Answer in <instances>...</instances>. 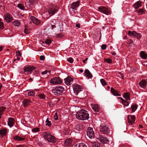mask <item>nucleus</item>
I'll return each instance as SVG.
<instances>
[{
	"mask_svg": "<svg viewBox=\"0 0 147 147\" xmlns=\"http://www.w3.org/2000/svg\"><path fill=\"white\" fill-rule=\"evenodd\" d=\"M87 135L90 138H92L94 137V133L92 128L91 127L88 128L87 131Z\"/></svg>",
	"mask_w": 147,
	"mask_h": 147,
	"instance_id": "nucleus-6",
	"label": "nucleus"
},
{
	"mask_svg": "<svg viewBox=\"0 0 147 147\" xmlns=\"http://www.w3.org/2000/svg\"><path fill=\"white\" fill-rule=\"evenodd\" d=\"M13 24L15 26H18L20 25V22L18 20H16L13 22Z\"/></svg>",
	"mask_w": 147,
	"mask_h": 147,
	"instance_id": "nucleus-32",
	"label": "nucleus"
},
{
	"mask_svg": "<svg viewBox=\"0 0 147 147\" xmlns=\"http://www.w3.org/2000/svg\"><path fill=\"white\" fill-rule=\"evenodd\" d=\"M3 47L2 46H0V51H2L3 50Z\"/></svg>",
	"mask_w": 147,
	"mask_h": 147,
	"instance_id": "nucleus-61",
	"label": "nucleus"
},
{
	"mask_svg": "<svg viewBox=\"0 0 147 147\" xmlns=\"http://www.w3.org/2000/svg\"><path fill=\"white\" fill-rule=\"evenodd\" d=\"M64 88L62 86L57 87L52 90V92L55 95H59L63 92Z\"/></svg>",
	"mask_w": 147,
	"mask_h": 147,
	"instance_id": "nucleus-3",
	"label": "nucleus"
},
{
	"mask_svg": "<svg viewBox=\"0 0 147 147\" xmlns=\"http://www.w3.org/2000/svg\"><path fill=\"white\" fill-rule=\"evenodd\" d=\"M104 61L105 62H106L109 63H111L112 62V60L110 58L105 59H104Z\"/></svg>",
	"mask_w": 147,
	"mask_h": 147,
	"instance_id": "nucleus-39",
	"label": "nucleus"
},
{
	"mask_svg": "<svg viewBox=\"0 0 147 147\" xmlns=\"http://www.w3.org/2000/svg\"><path fill=\"white\" fill-rule=\"evenodd\" d=\"M18 7L21 10H23L24 9V7L20 4H19L18 5Z\"/></svg>",
	"mask_w": 147,
	"mask_h": 147,
	"instance_id": "nucleus-43",
	"label": "nucleus"
},
{
	"mask_svg": "<svg viewBox=\"0 0 147 147\" xmlns=\"http://www.w3.org/2000/svg\"><path fill=\"white\" fill-rule=\"evenodd\" d=\"M92 108L95 112H97L99 111V107L98 105H92Z\"/></svg>",
	"mask_w": 147,
	"mask_h": 147,
	"instance_id": "nucleus-25",
	"label": "nucleus"
},
{
	"mask_svg": "<svg viewBox=\"0 0 147 147\" xmlns=\"http://www.w3.org/2000/svg\"><path fill=\"white\" fill-rule=\"evenodd\" d=\"M74 92L76 95H78L79 92L82 91L81 86L78 84H74L72 85Z\"/></svg>",
	"mask_w": 147,
	"mask_h": 147,
	"instance_id": "nucleus-5",
	"label": "nucleus"
},
{
	"mask_svg": "<svg viewBox=\"0 0 147 147\" xmlns=\"http://www.w3.org/2000/svg\"><path fill=\"white\" fill-rule=\"evenodd\" d=\"M8 125L11 127L13 126L14 124V119L12 118H9L8 119Z\"/></svg>",
	"mask_w": 147,
	"mask_h": 147,
	"instance_id": "nucleus-17",
	"label": "nucleus"
},
{
	"mask_svg": "<svg viewBox=\"0 0 147 147\" xmlns=\"http://www.w3.org/2000/svg\"><path fill=\"white\" fill-rule=\"evenodd\" d=\"M141 36L142 35L140 34L139 33H137V32L136 35H135V36H136L138 39L140 38H141Z\"/></svg>",
	"mask_w": 147,
	"mask_h": 147,
	"instance_id": "nucleus-48",
	"label": "nucleus"
},
{
	"mask_svg": "<svg viewBox=\"0 0 147 147\" xmlns=\"http://www.w3.org/2000/svg\"><path fill=\"white\" fill-rule=\"evenodd\" d=\"M21 56H17V59L18 60H19L20 59V57Z\"/></svg>",
	"mask_w": 147,
	"mask_h": 147,
	"instance_id": "nucleus-63",
	"label": "nucleus"
},
{
	"mask_svg": "<svg viewBox=\"0 0 147 147\" xmlns=\"http://www.w3.org/2000/svg\"><path fill=\"white\" fill-rule=\"evenodd\" d=\"M57 11V8L53 6L52 7L50 8L48 11L49 16L48 17H46V19H48L50 16L53 15Z\"/></svg>",
	"mask_w": 147,
	"mask_h": 147,
	"instance_id": "nucleus-7",
	"label": "nucleus"
},
{
	"mask_svg": "<svg viewBox=\"0 0 147 147\" xmlns=\"http://www.w3.org/2000/svg\"><path fill=\"white\" fill-rule=\"evenodd\" d=\"M16 55L17 56H21V54L19 51H16Z\"/></svg>",
	"mask_w": 147,
	"mask_h": 147,
	"instance_id": "nucleus-53",
	"label": "nucleus"
},
{
	"mask_svg": "<svg viewBox=\"0 0 147 147\" xmlns=\"http://www.w3.org/2000/svg\"><path fill=\"white\" fill-rule=\"evenodd\" d=\"M72 140L70 138L67 139L64 143V145L66 146H69L71 145Z\"/></svg>",
	"mask_w": 147,
	"mask_h": 147,
	"instance_id": "nucleus-22",
	"label": "nucleus"
},
{
	"mask_svg": "<svg viewBox=\"0 0 147 147\" xmlns=\"http://www.w3.org/2000/svg\"><path fill=\"white\" fill-rule=\"evenodd\" d=\"M36 69L35 67L32 66H29L25 67L24 69V71L25 72L28 73L31 72L33 70Z\"/></svg>",
	"mask_w": 147,
	"mask_h": 147,
	"instance_id": "nucleus-16",
	"label": "nucleus"
},
{
	"mask_svg": "<svg viewBox=\"0 0 147 147\" xmlns=\"http://www.w3.org/2000/svg\"><path fill=\"white\" fill-rule=\"evenodd\" d=\"M46 125L49 126L51 125V121L49 120L48 118L46 119Z\"/></svg>",
	"mask_w": 147,
	"mask_h": 147,
	"instance_id": "nucleus-41",
	"label": "nucleus"
},
{
	"mask_svg": "<svg viewBox=\"0 0 147 147\" xmlns=\"http://www.w3.org/2000/svg\"><path fill=\"white\" fill-rule=\"evenodd\" d=\"M136 32L135 31H129L128 32V34L131 37H134L135 36V35H136Z\"/></svg>",
	"mask_w": 147,
	"mask_h": 147,
	"instance_id": "nucleus-29",
	"label": "nucleus"
},
{
	"mask_svg": "<svg viewBox=\"0 0 147 147\" xmlns=\"http://www.w3.org/2000/svg\"><path fill=\"white\" fill-rule=\"evenodd\" d=\"M136 12L139 13V14H142L143 12V10L142 9H140L139 10H136Z\"/></svg>",
	"mask_w": 147,
	"mask_h": 147,
	"instance_id": "nucleus-40",
	"label": "nucleus"
},
{
	"mask_svg": "<svg viewBox=\"0 0 147 147\" xmlns=\"http://www.w3.org/2000/svg\"><path fill=\"white\" fill-rule=\"evenodd\" d=\"M45 42L46 44L49 45L51 42V40L50 39H47Z\"/></svg>",
	"mask_w": 147,
	"mask_h": 147,
	"instance_id": "nucleus-44",
	"label": "nucleus"
},
{
	"mask_svg": "<svg viewBox=\"0 0 147 147\" xmlns=\"http://www.w3.org/2000/svg\"><path fill=\"white\" fill-rule=\"evenodd\" d=\"M111 92L114 96H120V95L117 92L114 90V89L112 87L111 88Z\"/></svg>",
	"mask_w": 147,
	"mask_h": 147,
	"instance_id": "nucleus-27",
	"label": "nucleus"
},
{
	"mask_svg": "<svg viewBox=\"0 0 147 147\" xmlns=\"http://www.w3.org/2000/svg\"><path fill=\"white\" fill-rule=\"evenodd\" d=\"M98 139L99 141L101 142L103 144H105L109 141V140L103 136H99Z\"/></svg>",
	"mask_w": 147,
	"mask_h": 147,
	"instance_id": "nucleus-11",
	"label": "nucleus"
},
{
	"mask_svg": "<svg viewBox=\"0 0 147 147\" xmlns=\"http://www.w3.org/2000/svg\"><path fill=\"white\" fill-rule=\"evenodd\" d=\"M44 138L49 142L54 143L56 142V140L55 138L50 133L47 132L43 133Z\"/></svg>",
	"mask_w": 147,
	"mask_h": 147,
	"instance_id": "nucleus-2",
	"label": "nucleus"
},
{
	"mask_svg": "<svg viewBox=\"0 0 147 147\" xmlns=\"http://www.w3.org/2000/svg\"><path fill=\"white\" fill-rule=\"evenodd\" d=\"M100 130L101 132L105 134H108L109 131V128L106 125H100Z\"/></svg>",
	"mask_w": 147,
	"mask_h": 147,
	"instance_id": "nucleus-8",
	"label": "nucleus"
},
{
	"mask_svg": "<svg viewBox=\"0 0 147 147\" xmlns=\"http://www.w3.org/2000/svg\"><path fill=\"white\" fill-rule=\"evenodd\" d=\"M100 82L103 86L106 85L107 83L103 79H102L100 80Z\"/></svg>",
	"mask_w": 147,
	"mask_h": 147,
	"instance_id": "nucleus-42",
	"label": "nucleus"
},
{
	"mask_svg": "<svg viewBox=\"0 0 147 147\" xmlns=\"http://www.w3.org/2000/svg\"><path fill=\"white\" fill-rule=\"evenodd\" d=\"M128 42H129V43H133V41L131 40H129Z\"/></svg>",
	"mask_w": 147,
	"mask_h": 147,
	"instance_id": "nucleus-62",
	"label": "nucleus"
},
{
	"mask_svg": "<svg viewBox=\"0 0 147 147\" xmlns=\"http://www.w3.org/2000/svg\"><path fill=\"white\" fill-rule=\"evenodd\" d=\"M39 131V128H34L32 129V131L35 133Z\"/></svg>",
	"mask_w": 147,
	"mask_h": 147,
	"instance_id": "nucleus-45",
	"label": "nucleus"
},
{
	"mask_svg": "<svg viewBox=\"0 0 147 147\" xmlns=\"http://www.w3.org/2000/svg\"><path fill=\"white\" fill-rule=\"evenodd\" d=\"M118 98L121 99L122 100V104L124 106H127L129 104V102H128V101L126 100H125L121 97H119Z\"/></svg>",
	"mask_w": 147,
	"mask_h": 147,
	"instance_id": "nucleus-24",
	"label": "nucleus"
},
{
	"mask_svg": "<svg viewBox=\"0 0 147 147\" xmlns=\"http://www.w3.org/2000/svg\"><path fill=\"white\" fill-rule=\"evenodd\" d=\"M140 57L142 59H146L147 57V55L143 51H141L140 53Z\"/></svg>",
	"mask_w": 147,
	"mask_h": 147,
	"instance_id": "nucleus-26",
	"label": "nucleus"
},
{
	"mask_svg": "<svg viewBox=\"0 0 147 147\" xmlns=\"http://www.w3.org/2000/svg\"><path fill=\"white\" fill-rule=\"evenodd\" d=\"M87 60H88V58H86L84 60H83V62L84 63H85V62Z\"/></svg>",
	"mask_w": 147,
	"mask_h": 147,
	"instance_id": "nucleus-60",
	"label": "nucleus"
},
{
	"mask_svg": "<svg viewBox=\"0 0 147 147\" xmlns=\"http://www.w3.org/2000/svg\"><path fill=\"white\" fill-rule=\"evenodd\" d=\"M93 147H102V146L100 144L97 142H95L92 143Z\"/></svg>",
	"mask_w": 147,
	"mask_h": 147,
	"instance_id": "nucleus-33",
	"label": "nucleus"
},
{
	"mask_svg": "<svg viewBox=\"0 0 147 147\" xmlns=\"http://www.w3.org/2000/svg\"><path fill=\"white\" fill-rule=\"evenodd\" d=\"M79 71H80V72H81V73H82V72H83V70H82V69H80V70H79Z\"/></svg>",
	"mask_w": 147,
	"mask_h": 147,
	"instance_id": "nucleus-64",
	"label": "nucleus"
},
{
	"mask_svg": "<svg viewBox=\"0 0 147 147\" xmlns=\"http://www.w3.org/2000/svg\"><path fill=\"white\" fill-rule=\"evenodd\" d=\"M73 80V79L70 77H67L64 79L65 83L67 85H70L71 82Z\"/></svg>",
	"mask_w": 147,
	"mask_h": 147,
	"instance_id": "nucleus-15",
	"label": "nucleus"
},
{
	"mask_svg": "<svg viewBox=\"0 0 147 147\" xmlns=\"http://www.w3.org/2000/svg\"><path fill=\"white\" fill-rule=\"evenodd\" d=\"M76 116L78 119L82 120H86L89 117L88 113L85 110H81L77 112Z\"/></svg>",
	"mask_w": 147,
	"mask_h": 147,
	"instance_id": "nucleus-1",
	"label": "nucleus"
},
{
	"mask_svg": "<svg viewBox=\"0 0 147 147\" xmlns=\"http://www.w3.org/2000/svg\"><path fill=\"white\" fill-rule=\"evenodd\" d=\"M51 24V28L52 29H53L55 28L56 24L53 25L52 24Z\"/></svg>",
	"mask_w": 147,
	"mask_h": 147,
	"instance_id": "nucleus-57",
	"label": "nucleus"
},
{
	"mask_svg": "<svg viewBox=\"0 0 147 147\" xmlns=\"http://www.w3.org/2000/svg\"><path fill=\"white\" fill-rule=\"evenodd\" d=\"M98 9L99 11L106 15L110 14L111 13L109 9L104 6H100L98 8Z\"/></svg>",
	"mask_w": 147,
	"mask_h": 147,
	"instance_id": "nucleus-4",
	"label": "nucleus"
},
{
	"mask_svg": "<svg viewBox=\"0 0 147 147\" xmlns=\"http://www.w3.org/2000/svg\"><path fill=\"white\" fill-rule=\"evenodd\" d=\"M4 18L5 20L7 23L11 22L13 20V17L11 15L8 14H6L4 15Z\"/></svg>",
	"mask_w": 147,
	"mask_h": 147,
	"instance_id": "nucleus-13",
	"label": "nucleus"
},
{
	"mask_svg": "<svg viewBox=\"0 0 147 147\" xmlns=\"http://www.w3.org/2000/svg\"><path fill=\"white\" fill-rule=\"evenodd\" d=\"M135 120L136 118L134 115H129L128 116V120L129 124L133 125Z\"/></svg>",
	"mask_w": 147,
	"mask_h": 147,
	"instance_id": "nucleus-10",
	"label": "nucleus"
},
{
	"mask_svg": "<svg viewBox=\"0 0 147 147\" xmlns=\"http://www.w3.org/2000/svg\"><path fill=\"white\" fill-rule=\"evenodd\" d=\"M38 96L39 98L42 99H44L45 98L46 96L44 94H39L38 95Z\"/></svg>",
	"mask_w": 147,
	"mask_h": 147,
	"instance_id": "nucleus-38",
	"label": "nucleus"
},
{
	"mask_svg": "<svg viewBox=\"0 0 147 147\" xmlns=\"http://www.w3.org/2000/svg\"><path fill=\"white\" fill-rule=\"evenodd\" d=\"M30 19L33 23L37 25H38L40 24V21L34 16H31L30 17Z\"/></svg>",
	"mask_w": 147,
	"mask_h": 147,
	"instance_id": "nucleus-12",
	"label": "nucleus"
},
{
	"mask_svg": "<svg viewBox=\"0 0 147 147\" xmlns=\"http://www.w3.org/2000/svg\"><path fill=\"white\" fill-rule=\"evenodd\" d=\"M107 45L105 44H103L101 46V48L103 50L105 49Z\"/></svg>",
	"mask_w": 147,
	"mask_h": 147,
	"instance_id": "nucleus-50",
	"label": "nucleus"
},
{
	"mask_svg": "<svg viewBox=\"0 0 147 147\" xmlns=\"http://www.w3.org/2000/svg\"><path fill=\"white\" fill-rule=\"evenodd\" d=\"M4 28L3 23V22H0V29H3Z\"/></svg>",
	"mask_w": 147,
	"mask_h": 147,
	"instance_id": "nucleus-46",
	"label": "nucleus"
},
{
	"mask_svg": "<svg viewBox=\"0 0 147 147\" xmlns=\"http://www.w3.org/2000/svg\"><path fill=\"white\" fill-rule=\"evenodd\" d=\"M37 0H29V2L30 3H33L34 2H36Z\"/></svg>",
	"mask_w": 147,
	"mask_h": 147,
	"instance_id": "nucleus-55",
	"label": "nucleus"
},
{
	"mask_svg": "<svg viewBox=\"0 0 147 147\" xmlns=\"http://www.w3.org/2000/svg\"><path fill=\"white\" fill-rule=\"evenodd\" d=\"M120 75H119V76H120V77L122 78H123V74L121 73V72H119L118 73Z\"/></svg>",
	"mask_w": 147,
	"mask_h": 147,
	"instance_id": "nucleus-56",
	"label": "nucleus"
},
{
	"mask_svg": "<svg viewBox=\"0 0 147 147\" xmlns=\"http://www.w3.org/2000/svg\"><path fill=\"white\" fill-rule=\"evenodd\" d=\"M14 139L18 141L23 140L25 139V138H21L18 136H16L14 137Z\"/></svg>",
	"mask_w": 147,
	"mask_h": 147,
	"instance_id": "nucleus-34",
	"label": "nucleus"
},
{
	"mask_svg": "<svg viewBox=\"0 0 147 147\" xmlns=\"http://www.w3.org/2000/svg\"><path fill=\"white\" fill-rule=\"evenodd\" d=\"M80 3V1H78L73 3L71 5V8L73 9L76 10L79 5Z\"/></svg>",
	"mask_w": 147,
	"mask_h": 147,
	"instance_id": "nucleus-14",
	"label": "nucleus"
},
{
	"mask_svg": "<svg viewBox=\"0 0 147 147\" xmlns=\"http://www.w3.org/2000/svg\"><path fill=\"white\" fill-rule=\"evenodd\" d=\"M74 147H87L85 144L83 143L77 144H76Z\"/></svg>",
	"mask_w": 147,
	"mask_h": 147,
	"instance_id": "nucleus-31",
	"label": "nucleus"
},
{
	"mask_svg": "<svg viewBox=\"0 0 147 147\" xmlns=\"http://www.w3.org/2000/svg\"><path fill=\"white\" fill-rule=\"evenodd\" d=\"M35 92L34 91H31L28 93V95L29 96H34L35 95Z\"/></svg>",
	"mask_w": 147,
	"mask_h": 147,
	"instance_id": "nucleus-37",
	"label": "nucleus"
},
{
	"mask_svg": "<svg viewBox=\"0 0 147 147\" xmlns=\"http://www.w3.org/2000/svg\"><path fill=\"white\" fill-rule=\"evenodd\" d=\"M50 71H47V70H45V71H42V72L41 74L42 75H45V74H47V73H48V72L50 73Z\"/></svg>",
	"mask_w": 147,
	"mask_h": 147,
	"instance_id": "nucleus-52",
	"label": "nucleus"
},
{
	"mask_svg": "<svg viewBox=\"0 0 147 147\" xmlns=\"http://www.w3.org/2000/svg\"><path fill=\"white\" fill-rule=\"evenodd\" d=\"M7 132V130L5 129H1L0 130V134L4 135Z\"/></svg>",
	"mask_w": 147,
	"mask_h": 147,
	"instance_id": "nucleus-36",
	"label": "nucleus"
},
{
	"mask_svg": "<svg viewBox=\"0 0 147 147\" xmlns=\"http://www.w3.org/2000/svg\"><path fill=\"white\" fill-rule=\"evenodd\" d=\"M141 1H138L133 5V7L135 9H137L141 6Z\"/></svg>",
	"mask_w": 147,
	"mask_h": 147,
	"instance_id": "nucleus-23",
	"label": "nucleus"
},
{
	"mask_svg": "<svg viewBox=\"0 0 147 147\" xmlns=\"http://www.w3.org/2000/svg\"><path fill=\"white\" fill-rule=\"evenodd\" d=\"M56 22V20L55 19L51 21L50 22V24H55V23Z\"/></svg>",
	"mask_w": 147,
	"mask_h": 147,
	"instance_id": "nucleus-51",
	"label": "nucleus"
},
{
	"mask_svg": "<svg viewBox=\"0 0 147 147\" xmlns=\"http://www.w3.org/2000/svg\"><path fill=\"white\" fill-rule=\"evenodd\" d=\"M62 82L61 80L59 78H54L50 80V82L53 84H59Z\"/></svg>",
	"mask_w": 147,
	"mask_h": 147,
	"instance_id": "nucleus-9",
	"label": "nucleus"
},
{
	"mask_svg": "<svg viewBox=\"0 0 147 147\" xmlns=\"http://www.w3.org/2000/svg\"><path fill=\"white\" fill-rule=\"evenodd\" d=\"M54 119L55 120H57L58 119V117L57 115L54 116Z\"/></svg>",
	"mask_w": 147,
	"mask_h": 147,
	"instance_id": "nucleus-59",
	"label": "nucleus"
},
{
	"mask_svg": "<svg viewBox=\"0 0 147 147\" xmlns=\"http://www.w3.org/2000/svg\"><path fill=\"white\" fill-rule=\"evenodd\" d=\"M76 27L78 28H80V25L79 24H77L76 25Z\"/></svg>",
	"mask_w": 147,
	"mask_h": 147,
	"instance_id": "nucleus-58",
	"label": "nucleus"
},
{
	"mask_svg": "<svg viewBox=\"0 0 147 147\" xmlns=\"http://www.w3.org/2000/svg\"><path fill=\"white\" fill-rule=\"evenodd\" d=\"M23 106L24 107H27L32 103L31 101L26 99L23 100Z\"/></svg>",
	"mask_w": 147,
	"mask_h": 147,
	"instance_id": "nucleus-19",
	"label": "nucleus"
},
{
	"mask_svg": "<svg viewBox=\"0 0 147 147\" xmlns=\"http://www.w3.org/2000/svg\"><path fill=\"white\" fill-rule=\"evenodd\" d=\"M45 58V57L43 55H41L40 56V59L41 61L44 60Z\"/></svg>",
	"mask_w": 147,
	"mask_h": 147,
	"instance_id": "nucleus-54",
	"label": "nucleus"
},
{
	"mask_svg": "<svg viewBox=\"0 0 147 147\" xmlns=\"http://www.w3.org/2000/svg\"><path fill=\"white\" fill-rule=\"evenodd\" d=\"M75 128L77 131L82 130L83 128V125L82 123H78L75 126Z\"/></svg>",
	"mask_w": 147,
	"mask_h": 147,
	"instance_id": "nucleus-18",
	"label": "nucleus"
},
{
	"mask_svg": "<svg viewBox=\"0 0 147 147\" xmlns=\"http://www.w3.org/2000/svg\"><path fill=\"white\" fill-rule=\"evenodd\" d=\"M146 81L143 80L140 81L139 84V85L141 88H144L146 86Z\"/></svg>",
	"mask_w": 147,
	"mask_h": 147,
	"instance_id": "nucleus-21",
	"label": "nucleus"
},
{
	"mask_svg": "<svg viewBox=\"0 0 147 147\" xmlns=\"http://www.w3.org/2000/svg\"><path fill=\"white\" fill-rule=\"evenodd\" d=\"M24 33L26 34H28L29 33V31L27 28H25L24 31Z\"/></svg>",
	"mask_w": 147,
	"mask_h": 147,
	"instance_id": "nucleus-49",
	"label": "nucleus"
},
{
	"mask_svg": "<svg viewBox=\"0 0 147 147\" xmlns=\"http://www.w3.org/2000/svg\"><path fill=\"white\" fill-rule=\"evenodd\" d=\"M123 96L125 99L126 100H130V96L129 93L127 92L125 93Z\"/></svg>",
	"mask_w": 147,
	"mask_h": 147,
	"instance_id": "nucleus-28",
	"label": "nucleus"
},
{
	"mask_svg": "<svg viewBox=\"0 0 147 147\" xmlns=\"http://www.w3.org/2000/svg\"><path fill=\"white\" fill-rule=\"evenodd\" d=\"M5 109V107L4 106L0 107V115H1L3 114Z\"/></svg>",
	"mask_w": 147,
	"mask_h": 147,
	"instance_id": "nucleus-35",
	"label": "nucleus"
},
{
	"mask_svg": "<svg viewBox=\"0 0 147 147\" xmlns=\"http://www.w3.org/2000/svg\"><path fill=\"white\" fill-rule=\"evenodd\" d=\"M137 105L136 104H132L131 106L132 112H135L137 108Z\"/></svg>",
	"mask_w": 147,
	"mask_h": 147,
	"instance_id": "nucleus-30",
	"label": "nucleus"
},
{
	"mask_svg": "<svg viewBox=\"0 0 147 147\" xmlns=\"http://www.w3.org/2000/svg\"><path fill=\"white\" fill-rule=\"evenodd\" d=\"M67 61L71 63H72L74 61L72 58L71 57H69L67 59Z\"/></svg>",
	"mask_w": 147,
	"mask_h": 147,
	"instance_id": "nucleus-47",
	"label": "nucleus"
},
{
	"mask_svg": "<svg viewBox=\"0 0 147 147\" xmlns=\"http://www.w3.org/2000/svg\"><path fill=\"white\" fill-rule=\"evenodd\" d=\"M85 76L88 78H91L92 77V75L90 72V71L88 69H86L85 70Z\"/></svg>",
	"mask_w": 147,
	"mask_h": 147,
	"instance_id": "nucleus-20",
	"label": "nucleus"
}]
</instances>
